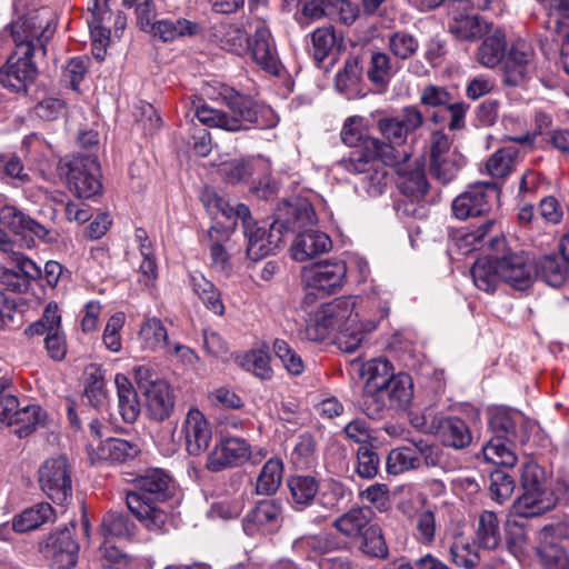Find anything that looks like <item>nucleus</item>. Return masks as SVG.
I'll return each mask as SVG.
<instances>
[{
	"label": "nucleus",
	"mask_w": 569,
	"mask_h": 569,
	"mask_svg": "<svg viewBox=\"0 0 569 569\" xmlns=\"http://www.w3.org/2000/svg\"><path fill=\"white\" fill-rule=\"evenodd\" d=\"M475 543L482 550H498L502 546L500 520L496 512H479L475 526Z\"/></svg>",
	"instance_id": "obj_26"
},
{
	"label": "nucleus",
	"mask_w": 569,
	"mask_h": 569,
	"mask_svg": "<svg viewBox=\"0 0 569 569\" xmlns=\"http://www.w3.org/2000/svg\"><path fill=\"white\" fill-rule=\"evenodd\" d=\"M172 493V478L164 470L152 468L134 479V490L127 492L126 503L147 530L160 535L167 532L171 523L164 502Z\"/></svg>",
	"instance_id": "obj_1"
},
{
	"label": "nucleus",
	"mask_w": 569,
	"mask_h": 569,
	"mask_svg": "<svg viewBox=\"0 0 569 569\" xmlns=\"http://www.w3.org/2000/svg\"><path fill=\"white\" fill-rule=\"evenodd\" d=\"M46 418L47 413L40 406L28 405L19 408L11 427L14 428V433L23 438L32 433L37 428L44 426Z\"/></svg>",
	"instance_id": "obj_44"
},
{
	"label": "nucleus",
	"mask_w": 569,
	"mask_h": 569,
	"mask_svg": "<svg viewBox=\"0 0 569 569\" xmlns=\"http://www.w3.org/2000/svg\"><path fill=\"white\" fill-rule=\"evenodd\" d=\"M441 450L437 445L419 440L410 446L392 449L387 457V471L400 475L409 470L438 467L441 463Z\"/></svg>",
	"instance_id": "obj_7"
},
{
	"label": "nucleus",
	"mask_w": 569,
	"mask_h": 569,
	"mask_svg": "<svg viewBox=\"0 0 569 569\" xmlns=\"http://www.w3.org/2000/svg\"><path fill=\"white\" fill-rule=\"evenodd\" d=\"M536 276L552 288H559L569 278V267L561 256L556 253L543 254L535 262Z\"/></svg>",
	"instance_id": "obj_32"
},
{
	"label": "nucleus",
	"mask_w": 569,
	"mask_h": 569,
	"mask_svg": "<svg viewBox=\"0 0 569 569\" xmlns=\"http://www.w3.org/2000/svg\"><path fill=\"white\" fill-rule=\"evenodd\" d=\"M533 57L535 50L528 41H513L503 62L505 83L512 87L522 84L533 69Z\"/></svg>",
	"instance_id": "obj_12"
},
{
	"label": "nucleus",
	"mask_w": 569,
	"mask_h": 569,
	"mask_svg": "<svg viewBox=\"0 0 569 569\" xmlns=\"http://www.w3.org/2000/svg\"><path fill=\"white\" fill-rule=\"evenodd\" d=\"M492 23L477 14L452 16L449 23V31L459 40L473 41L489 33Z\"/></svg>",
	"instance_id": "obj_33"
},
{
	"label": "nucleus",
	"mask_w": 569,
	"mask_h": 569,
	"mask_svg": "<svg viewBox=\"0 0 569 569\" xmlns=\"http://www.w3.org/2000/svg\"><path fill=\"white\" fill-rule=\"evenodd\" d=\"M497 197L498 189L495 183L478 182L453 200L452 212L458 219L483 217L472 230L463 232L458 238L457 244L463 253L475 250L496 226V219L488 214Z\"/></svg>",
	"instance_id": "obj_3"
},
{
	"label": "nucleus",
	"mask_w": 569,
	"mask_h": 569,
	"mask_svg": "<svg viewBox=\"0 0 569 569\" xmlns=\"http://www.w3.org/2000/svg\"><path fill=\"white\" fill-rule=\"evenodd\" d=\"M396 72L391 57L381 51H373L367 69L368 79L376 86L383 87Z\"/></svg>",
	"instance_id": "obj_55"
},
{
	"label": "nucleus",
	"mask_w": 569,
	"mask_h": 569,
	"mask_svg": "<svg viewBox=\"0 0 569 569\" xmlns=\"http://www.w3.org/2000/svg\"><path fill=\"white\" fill-rule=\"evenodd\" d=\"M423 124V116L417 107H406L402 109L401 114L397 117H386L379 119L378 129L381 134L388 140L397 150V146L406 142L409 133L416 131Z\"/></svg>",
	"instance_id": "obj_13"
},
{
	"label": "nucleus",
	"mask_w": 569,
	"mask_h": 569,
	"mask_svg": "<svg viewBox=\"0 0 569 569\" xmlns=\"http://www.w3.org/2000/svg\"><path fill=\"white\" fill-rule=\"evenodd\" d=\"M403 157L406 154L400 153V150H397L390 143H386L378 138L366 137L361 148L351 151L339 164L350 173H366L371 170L377 161L385 166H395Z\"/></svg>",
	"instance_id": "obj_5"
},
{
	"label": "nucleus",
	"mask_w": 569,
	"mask_h": 569,
	"mask_svg": "<svg viewBox=\"0 0 569 569\" xmlns=\"http://www.w3.org/2000/svg\"><path fill=\"white\" fill-rule=\"evenodd\" d=\"M251 456L250 445L241 438L227 437L216 445L207 459V468L218 472L243 465Z\"/></svg>",
	"instance_id": "obj_14"
},
{
	"label": "nucleus",
	"mask_w": 569,
	"mask_h": 569,
	"mask_svg": "<svg viewBox=\"0 0 569 569\" xmlns=\"http://www.w3.org/2000/svg\"><path fill=\"white\" fill-rule=\"evenodd\" d=\"M181 431L189 455L199 456L209 448L212 438L211 427L198 408L188 410Z\"/></svg>",
	"instance_id": "obj_20"
},
{
	"label": "nucleus",
	"mask_w": 569,
	"mask_h": 569,
	"mask_svg": "<svg viewBox=\"0 0 569 569\" xmlns=\"http://www.w3.org/2000/svg\"><path fill=\"white\" fill-rule=\"evenodd\" d=\"M513 478L501 470H496L490 475L489 493L490 498L499 505L507 501L513 493Z\"/></svg>",
	"instance_id": "obj_62"
},
{
	"label": "nucleus",
	"mask_w": 569,
	"mask_h": 569,
	"mask_svg": "<svg viewBox=\"0 0 569 569\" xmlns=\"http://www.w3.org/2000/svg\"><path fill=\"white\" fill-rule=\"evenodd\" d=\"M222 98L230 113L200 103L194 106V117L207 127L230 132L248 130L250 126L270 129L279 122L277 113L269 106L258 104L250 97L226 90Z\"/></svg>",
	"instance_id": "obj_2"
},
{
	"label": "nucleus",
	"mask_w": 569,
	"mask_h": 569,
	"mask_svg": "<svg viewBox=\"0 0 569 569\" xmlns=\"http://www.w3.org/2000/svg\"><path fill=\"white\" fill-rule=\"evenodd\" d=\"M400 153H405L406 157L401 158L400 161L393 166L397 168V184L400 192L407 197L411 203H399L398 209L405 214L416 216L418 210L413 204L425 199L429 190V183L425 174L423 162L420 159H416L412 163L408 162V152L402 150Z\"/></svg>",
	"instance_id": "obj_8"
},
{
	"label": "nucleus",
	"mask_w": 569,
	"mask_h": 569,
	"mask_svg": "<svg viewBox=\"0 0 569 569\" xmlns=\"http://www.w3.org/2000/svg\"><path fill=\"white\" fill-rule=\"evenodd\" d=\"M346 276V262L333 261L316 264L306 269L302 277L308 288L330 295L343 286Z\"/></svg>",
	"instance_id": "obj_18"
},
{
	"label": "nucleus",
	"mask_w": 569,
	"mask_h": 569,
	"mask_svg": "<svg viewBox=\"0 0 569 569\" xmlns=\"http://www.w3.org/2000/svg\"><path fill=\"white\" fill-rule=\"evenodd\" d=\"M139 339L144 350L156 351L169 345L168 332L162 321L156 317L147 318L139 330Z\"/></svg>",
	"instance_id": "obj_46"
},
{
	"label": "nucleus",
	"mask_w": 569,
	"mask_h": 569,
	"mask_svg": "<svg viewBox=\"0 0 569 569\" xmlns=\"http://www.w3.org/2000/svg\"><path fill=\"white\" fill-rule=\"evenodd\" d=\"M88 13L89 18L87 19V22L91 37H96L101 43L104 40H109L110 30L104 26V22L111 18V11L108 3H106L104 0L103 3H100L99 0H89Z\"/></svg>",
	"instance_id": "obj_50"
},
{
	"label": "nucleus",
	"mask_w": 569,
	"mask_h": 569,
	"mask_svg": "<svg viewBox=\"0 0 569 569\" xmlns=\"http://www.w3.org/2000/svg\"><path fill=\"white\" fill-rule=\"evenodd\" d=\"M522 495L513 502L511 516L518 518L538 517L553 507V499L547 489H522Z\"/></svg>",
	"instance_id": "obj_25"
},
{
	"label": "nucleus",
	"mask_w": 569,
	"mask_h": 569,
	"mask_svg": "<svg viewBox=\"0 0 569 569\" xmlns=\"http://www.w3.org/2000/svg\"><path fill=\"white\" fill-rule=\"evenodd\" d=\"M357 298L341 297L328 302L316 313V322L320 327L330 330H340L359 320L356 312Z\"/></svg>",
	"instance_id": "obj_16"
},
{
	"label": "nucleus",
	"mask_w": 569,
	"mask_h": 569,
	"mask_svg": "<svg viewBox=\"0 0 569 569\" xmlns=\"http://www.w3.org/2000/svg\"><path fill=\"white\" fill-rule=\"evenodd\" d=\"M360 373L366 380L365 388L381 391H383V388L395 375L391 362L383 358H376L365 362L361 366Z\"/></svg>",
	"instance_id": "obj_39"
},
{
	"label": "nucleus",
	"mask_w": 569,
	"mask_h": 569,
	"mask_svg": "<svg viewBox=\"0 0 569 569\" xmlns=\"http://www.w3.org/2000/svg\"><path fill=\"white\" fill-rule=\"evenodd\" d=\"M486 461L497 466L513 467L517 462L515 452L507 446L506 440L500 437L492 438L482 448Z\"/></svg>",
	"instance_id": "obj_57"
},
{
	"label": "nucleus",
	"mask_w": 569,
	"mask_h": 569,
	"mask_svg": "<svg viewBox=\"0 0 569 569\" xmlns=\"http://www.w3.org/2000/svg\"><path fill=\"white\" fill-rule=\"evenodd\" d=\"M296 552L306 556L308 559L326 558L327 553L339 550L341 543L338 537L331 532L306 535L293 541Z\"/></svg>",
	"instance_id": "obj_30"
},
{
	"label": "nucleus",
	"mask_w": 569,
	"mask_h": 569,
	"mask_svg": "<svg viewBox=\"0 0 569 569\" xmlns=\"http://www.w3.org/2000/svg\"><path fill=\"white\" fill-rule=\"evenodd\" d=\"M244 236L248 239L247 254L254 261L274 253L282 242L279 221H274L271 224L261 222L248 226L246 227Z\"/></svg>",
	"instance_id": "obj_15"
},
{
	"label": "nucleus",
	"mask_w": 569,
	"mask_h": 569,
	"mask_svg": "<svg viewBox=\"0 0 569 569\" xmlns=\"http://www.w3.org/2000/svg\"><path fill=\"white\" fill-rule=\"evenodd\" d=\"M214 37L222 50L238 56L248 51L249 37L241 23L221 22L214 28Z\"/></svg>",
	"instance_id": "obj_34"
},
{
	"label": "nucleus",
	"mask_w": 569,
	"mask_h": 569,
	"mask_svg": "<svg viewBox=\"0 0 569 569\" xmlns=\"http://www.w3.org/2000/svg\"><path fill=\"white\" fill-rule=\"evenodd\" d=\"M137 453V447L123 439L110 438L98 447V457L112 463L124 462Z\"/></svg>",
	"instance_id": "obj_53"
},
{
	"label": "nucleus",
	"mask_w": 569,
	"mask_h": 569,
	"mask_svg": "<svg viewBox=\"0 0 569 569\" xmlns=\"http://www.w3.org/2000/svg\"><path fill=\"white\" fill-rule=\"evenodd\" d=\"M219 233L217 228H211L208 231V237L210 240L209 243V252H210V266L217 272H220L224 276H230L232 271V264L230 261V254L228 253L226 247L216 238V234Z\"/></svg>",
	"instance_id": "obj_59"
},
{
	"label": "nucleus",
	"mask_w": 569,
	"mask_h": 569,
	"mask_svg": "<svg viewBox=\"0 0 569 569\" xmlns=\"http://www.w3.org/2000/svg\"><path fill=\"white\" fill-rule=\"evenodd\" d=\"M283 463L278 458L269 459L257 479L256 491L259 495L274 493L282 481Z\"/></svg>",
	"instance_id": "obj_52"
},
{
	"label": "nucleus",
	"mask_w": 569,
	"mask_h": 569,
	"mask_svg": "<svg viewBox=\"0 0 569 569\" xmlns=\"http://www.w3.org/2000/svg\"><path fill=\"white\" fill-rule=\"evenodd\" d=\"M471 276L477 288L488 293L495 292L501 282L498 258L478 259L471 268Z\"/></svg>",
	"instance_id": "obj_37"
},
{
	"label": "nucleus",
	"mask_w": 569,
	"mask_h": 569,
	"mask_svg": "<svg viewBox=\"0 0 569 569\" xmlns=\"http://www.w3.org/2000/svg\"><path fill=\"white\" fill-rule=\"evenodd\" d=\"M34 54L12 52L6 64L0 69V83L14 93H27L28 88L37 78Z\"/></svg>",
	"instance_id": "obj_11"
},
{
	"label": "nucleus",
	"mask_w": 569,
	"mask_h": 569,
	"mask_svg": "<svg viewBox=\"0 0 569 569\" xmlns=\"http://www.w3.org/2000/svg\"><path fill=\"white\" fill-rule=\"evenodd\" d=\"M203 27L201 23L186 18L176 20L162 19L153 20L147 32L159 38L163 42H172L180 38H193L201 34Z\"/></svg>",
	"instance_id": "obj_24"
},
{
	"label": "nucleus",
	"mask_w": 569,
	"mask_h": 569,
	"mask_svg": "<svg viewBox=\"0 0 569 569\" xmlns=\"http://www.w3.org/2000/svg\"><path fill=\"white\" fill-rule=\"evenodd\" d=\"M53 29L43 11L36 10L18 17L0 32L2 43H13L14 52L44 57Z\"/></svg>",
	"instance_id": "obj_4"
},
{
	"label": "nucleus",
	"mask_w": 569,
	"mask_h": 569,
	"mask_svg": "<svg viewBox=\"0 0 569 569\" xmlns=\"http://www.w3.org/2000/svg\"><path fill=\"white\" fill-rule=\"evenodd\" d=\"M54 510L48 502L38 503L26 509L13 519V529L17 532L34 530L46 522L53 520Z\"/></svg>",
	"instance_id": "obj_40"
},
{
	"label": "nucleus",
	"mask_w": 569,
	"mask_h": 569,
	"mask_svg": "<svg viewBox=\"0 0 569 569\" xmlns=\"http://www.w3.org/2000/svg\"><path fill=\"white\" fill-rule=\"evenodd\" d=\"M377 327L376 322L368 321L367 323H359V320L355 326H348L338 330V335L336 337V343L338 348L346 352L352 353L355 352L362 343L365 339L366 332H371Z\"/></svg>",
	"instance_id": "obj_51"
},
{
	"label": "nucleus",
	"mask_w": 569,
	"mask_h": 569,
	"mask_svg": "<svg viewBox=\"0 0 569 569\" xmlns=\"http://www.w3.org/2000/svg\"><path fill=\"white\" fill-rule=\"evenodd\" d=\"M430 172L442 183L450 182L465 166V157L452 148V139L442 130L431 132L429 139Z\"/></svg>",
	"instance_id": "obj_9"
},
{
	"label": "nucleus",
	"mask_w": 569,
	"mask_h": 569,
	"mask_svg": "<svg viewBox=\"0 0 569 569\" xmlns=\"http://www.w3.org/2000/svg\"><path fill=\"white\" fill-rule=\"evenodd\" d=\"M498 260L501 281L519 291H525L532 286V267L522 252H507Z\"/></svg>",
	"instance_id": "obj_22"
},
{
	"label": "nucleus",
	"mask_w": 569,
	"mask_h": 569,
	"mask_svg": "<svg viewBox=\"0 0 569 569\" xmlns=\"http://www.w3.org/2000/svg\"><path fill=\"white\" fill-rule=\"evenodd\" d=\"M520 149L516 146L500 148L486 162V170L492 178H506L520 162Z\"/></svg>",
	"instance_id": "obj_38"
},
{
	"label": "nucleus",
	"mask_w": 569,
	"mask_h": 569,
	"mask_svg": "<svg viewBox=\"0 0 569 569\" xmlns=\"http://www.w3.org/2000/svg\"><path fill=\"white\" fill-rule=\"evenodd\" d=\"M361 74L362 68L358 58L352 57L347 59L343 69L336 76L337 89L345 93L348 99L357 97L360 93L359 83Z\"/></svg>",
	"instance_id": "obj_47"
},
{
	"label": "nucleus",
	"mask_w": 569,
	"mask_h": 569,
	"mask_svg": "<svg viewBox=\"0 0 569 569\" xmlns=\"http://www.w3.org/2000/svg\"><path fill=\"white\" fill-rule=\"evenodd\" d=\"M143 395L146 411L150 419L161 422L171 416L174 409V397L167 381L153 383Z\"/></svg>",
	"instance_id": "obj_28"
},
{
	"label": "nucleus",
	"mask_w": 569,
	"mask_h": 569,
	"mask_svg": "<svg viewBox=\"0 0 569 569\" xmlns=\"http://www.w3.org/2000/svg\"><path fill=\"white\" fill-rule=\"evenodd\" d=\"M371 518L369 508L353 507L336 518L332 527L346 538L358 539L371 527Z\"/></svg>",
	"instance_id": "obj_31"
},
{
	"label": "nucleus",
	"mask_w": 569,
	"mask_h": 569,
	"mask_svg": "<svg viewBox=\"0 0 569 569\" xmlns=\"http://www.w3.org/2000/svg\"><path fill=\"white\" fill-rule=\"evenodd\" d=\"M0 223L16 234H33L44 242H53L57 234L13 206L0 209Z\"/></svg>",
	"instance_id": "obj_23"
},
{
	"label": "nucleus",
	"mask_w": 569,
	"mask_h": 569,
	"mask_svg": "<svg viewBox=\"0 0 569 569\" xmlns=\"http://www.w3.org/2000/svg\"><path fill=\"white\" fill-rule=\"evenodd\" d=\"M78 551L79 545L73 540L68 528L51 533L47 538L44 552L50 558L53 569H70L74 567Z\"/></svg>",
	"instance_id": "obj_21"
},
{
	"label": "nucleus",
	"mask_w": 569,
	"mask_h": 569,
	"mask_svg": "<svg viewBox=\"0 0 569 569\" xmlns=\"http://www.w3.org/2000/svg\"><path fill=\"white\" fill-rule=\"evenodd\" d=\"M68 167L67 184L74 196L81 199H90L100 193L102 188L99 178L100 168L94 157L74 158Z\"/></svg>",
	"instance_id": "obj_10"
},
{
	"label": "nucleus",
	"mask_w": 569,
	"mask_h": 569,
	"mask_svg": "<svg viewBox=\"0 0 569 569\" xmlns=\"http://www.w3.org/2000/svg\"><path fill=\"white\" fill-rule=\"evenodd\" d=\"M193 292L206 305V307L214 315L222 316L224 313V305L218 288L200 273L190 276Z\"/></svg>",
	"instance_id": "obj_43"
},
{
	"label": "nucleus",
	"mask_w": 569,
	"mask_h": 569,
	"mask_svg": "<svg viewBox=\"0 0 569 569\" xmlns=\"http://www.w3.org/2000/svg\"><path fill=\"white\" fill-rule=\"evenodd\" d=\"M134 523L128 516L110 511L102 519V530L106 536L111 537H130L134 531Z\"/></svg>",
	"instance_id": "obj_63"
},
{
	"label": "nucleus",
	"mask_w": 569,
	"mask_h": 569,
	"mask_svg": "<svg viewBox=\"0 0 569 569\" xmlns=\"http://www.w3.org/2000/svg\"><path fill=\"white\" fill-rule=\"evenodd\" d=\"M283 517L282 508L274 500L259 501L243 519L244 532L253 537L258 532L272 533L281 527Z\"/></svg>",
	"instance_id": "obj_19"
},
{
	"label": "nucleus",
	"mask_w": 569,
	"mask_h": 569,
	"mask_svg": "<svg viewBox=\"0 0 569 569\" xmlns=\"http://www.w3.org/2000/svg\"><path fill=\"white\" fill-rule=\"evenodd\" d=\"M383 395L393 408H406L413 396V382L409 375L400 372L393 375L383 388Z\"/></svg>",
	"instance_id": "obj_41"
},
{
	"label": "nucleus",
	"mask_w": 569,
	"mask_h": 569,
	"mask_svg": "<svg viewBox=\"0 0 569 569\" xmlns=\"http://www.w3.org/2000/svg\"><path fill=\"white\" fill-rule=\"evenodd\" d=\"M435 436L443 446L455 449H463L472 441L469 427L458 417H439Z\"/></svg>",
	"instance_id": "obj_29"
},
{
	"label": "nucleus",
	"mask_w": 569,
	"mask_h": 569,
	"mask_svg": "<svg viewBox=\"0 0 569 569\" xmlns=\"http://www.w3.org/2000/svg\"><path fill=\"white\" fill-rule=\"evenodd\" d=\"M387 47L391 54L398 60H409L419 50L418 38L407 30H397L388 33Z\"/></svg>",
	"instance_id": "obj_49"
},
{
	"label": "nucleus",
	"mask_w": 569,
	"mask_h": 569,
	"mask_svg": "<svg viewBox=\"0 0 569 569\" xmlns=\"http://www.w3.org/2000/svg\"><path fill=\"white\" fill-rule=\"evenodd\" d=\"M114 383L118 393L119 412L127 423H133L140 415V402L137 391L127 376L117 373Z\"/></svg>",
	"instance_id": "obj_35"
},
{
	"label": "nucleus",
	"mask_w": 569,
	"mask_h": 569,
	"mask_svg": "<svg viewBox=\"0 0 569 569\" xmlns=\"http://www.w3.org/2000/svg\"><path fill=\"white\" fill-rule=\"evenodd\" d=\"M41 490L58 505L72 497V467L64 455L48 458L38 470Z\"/></svg>",
	"instance_id": "obj_6"
},
{
	"label": "nucleus",
	"mask_w": 569,
	"mask_h": 569,
	"mask_svg": "<svg viewBox=\"0 0 569 569\" xmlns=\"http://www.w3.org/2000/svg\"><path fill=\"white\" fill-rule=\"evenodd\" d=\"M250 54L253 61L270 74H279L280 61L274 40L266 21H258L252 36L249 40Z\"/></svg>",
	"instance_id": "obj_17"
},
{
	"label": "nucleus",
	"mask_w": 569,
	"mask_h": 569,
	"mask_svg": "<svg viewBox=\"0 0 569 569\" xmlns=\"http://www.w3.org/2000/svg\"><path fill=\"white\" fill-rule=\"evenodd\" d=\"M546 569H569V556L566 550L555 543H545L538 550Z\"/></svg>",
	"instance_id": "obj_64"
},
{
	"label": "nucleus",
	"mask_w": 569,
	"mask_h": 569,
	"mask_svg": "<svg viewBox=\"0 0 569 569\" xmlns=\"http://www.w3.org/2000/svg\"><path fill=\"white\" fill-rule=\"evenodd\" d=\"M311 39V54L317 63H321L336 44L335 30L332 27L318 28L312 32Z\"/></svg>",
	"instance_id": "obj_61"
},
{
	"label": "nucleus",
	"mask_w": 569,
	"mask_h": 569,
	"mask_svg": "<svg viewBox=\"0 0 569 569\" xmlns=\"http://www.w3.org/2000/svg\"><path fill=\"white\" fill-rule=\"evenodd\" d=\"M272 350L290 376H301L305 372L303 359L286 340L276 339Z\"/></svg>",
	"instance_id": "obj_56"
},
{
	"label": "nucleus",
	"mask_w": 569,
	"mask_h": 569,
	"mask_svg": "<svg viewBox=\"0 0 569 569\" xmlns=\"http://www.w3.org/2000/svg\"><path fill=\"white\" fill-rule=\"evenodd\" d=\"M61 329V312L56 302H49L41 316V318L31 325H29L24 333L28 337L33 336H46L48 333L58 331Z\"/></svg>",
	"instance_id": "obj_54"
},
{
	"label": "nucleus",
	"mask_w": 569,
	"mask_h": 569,
	"mask_svg": "<svg viewBox=\"0 0 569 569\" xmlns=\"http://www.w3.org/2000/svg\"><path fill=\"white\" fill-rule=\"evenodd\" d=\"M237 361L246 371L261 380H270L273 377L271 358L264 349H252L238 357Z\"/></svg>",
	"instance_id": "obj_48"
},
{
	"label": "nucleus",
	"mask_w": 569,
	"mask_h": 569,
	"mask_svg": "<svg viewBox=\"0 0 569 569\" xmlns=\"http://www.w3.org/2000/svg\"><path fill=\"white\" fill-rule=\"evenodd\" d=\"M331 247V239L325 232L312 229L306 230L297 236L291 246L292 258L302 262L328 252Z\"/></svg>",
	"instance_id": "obj_27"
},
{
	"label": "nucleus",
	"mask_w": 569,
	"mask_h": 569,
	"mask_svg": "<svg viewBox=\"0 0 569 569\" xmlns=\"http://www.w3.org/2000/svg\"><path fill=\"white\" fill-rule=\"evenodd\" d=\"M288 487L297 508L309 506L319 491V482L312 476H293L288 480Z\"/></svg>",
	"instance_id": "obj_45"
},
{
	"label": "nucleus",
	"mask_w": 569,
	"mask_h": 569,
	"mask_svg": "<svg viewBox=\"0 0 569 569\" xmlns=\"http://www.w3.org/2000/svg\"><path fill=\"white\" fill-rule=\"evenodd\" d=\"M523 418L518 413L499 410L490 418V427L497 432V437L505 439L506 441H520L521 443L527 441V437L518 436V425H523Z\"/></svg>",
	"instance_id": "obj_42"
},
{
	"label": "nucleus",
	"mask_w": 569,
	"mask_h": 569,
	"mask_svg": "<svg viewBox=\"0 0 569 569\" xmlns=\"http://www.w3.org/2000/svg\"><path fill=\"white\" fill-rule=\"evenodd\" d=\"M84 397L88 402L99 408L104 405L107 400V391L104 389V377L100 368L91 366L87 370V385L84 389Z\"/></svg>",
	"instance_id": "obj_58"
},
{
	"label": "nucleus",
	"mask_w": 569,
	"mask_h": 569,
	"mask_svg": "<svg viewBox=\"0 0 569 569\" xmlns=\"http://www.w3.org/2000/svg\"><path fill=\"white\" fill-rule=\"evenodd\" d=\"M507 41L502 29H495L479 46L476 58L486 68L498 66L506 54Z\"/></svg>",
	"instance_id": "obj_36"
},
{
	"label": "nucleus",
	"mask_w": 569,
	"mask_h": 569,
	"mask_svg": "<svg viewBox=\"0 0 569 569\" xmlns=\"http://www.w3.org/2000/svg\"><path fill=\"white\" fill-rule=\"evenodd\" d=\"M437 522L433 511L427 509L415 517V537L425 546H432L436 540Z\"/></svg>",
	"instance_id": "obj_60"
}]
</instances>
